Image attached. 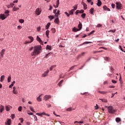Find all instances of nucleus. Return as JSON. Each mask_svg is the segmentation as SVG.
Wrapping results in <instances>:
<instances>
[{"mask_svg":"<svg viewBox=\"0 0 125 125\" xmlns=\"http://www.w3.org/2000/svg\"><path fill=\"white\" fill-rule=\"evenodd\" d=\"M49 35V30H47L46 31V36L47 37V38H49V37L48 36Z\"/></svg>","mask_w":125,"mask_h":125,"instance_id":"ea45409f","label":"nucleus"},{"mask_svg":"<svg viewBox=\"0 0 125 125\" xmlns=\"http://www.w3.org/2000/svg\"><path fill=\"white\" fill-rule=\"evenodd\" d=\"M4 110V106L3 105H0V113H2V111Z\"/></svg>","mask_w":125,"mask_h":125,"instance_id":"2eb2a0df","label":"nucleus"},{"mask_svg":"<svg viewBox=\"0 0 125 125\" xmlns=\"http://www.w3.org/2000/svg\"><path fill=\"white\" fill-rule=\"evenodd\" d=\"M78 8V5H74V11H75V10H77V9Z\"/></svg>","mask_w":125,"mask_h":125,"instance_id":"de8ad7c7","label":"nucleus"},{"mask_svg":"<svg viewBox=\"0 0 125 125\" xmlns=\"http://www.w3.org/2000/svg\"><path fill=\"white\" fill-rule=\"evenodd\" d=\"M35 121H38V118L37 117V116L34 115Z\"/></svg>","mask_w":125,"mask_h":125,"instance_id":"6e6d98bb","label":"nucleus"},{"mask_svg":"<svg viewBox=\"0 0 125 125\" xmlns=\"http://www.w3.org/2000/svg\"><path fill=\"white\" fill-rule=\"evenodd\" d=\"M50 26V22H48L45 26L46 30H48V29H49Z\"/></svg>","mask_w":125,"mask_h":125,"instance_id":"473e14b6","label":"nucleus"},{"mask_svg":"<svg viewBox=\"0 0 125 125\" xmlns=\"http://www.w3.org/2000/svg\"><path fill=\"white\" fill-rule=\"evenodd\" d=\"M108 112L109 114H115L116 113V109H114L113 106L110 105L108 107Z\"/></svg>","mask_w":125,"mask_h":125,"instance_id":"7ed1b4c3","label":"nucleus"},{"mask_svg":"<svg viewBox=\"0 0 125 125\" xmlns=\"http://www.w3.org/2000/svg\"><path fill=\"white\" fill-rule=\"evenodd\" d=\"M97 28H100V27H102V25L100 23H99L97 25Z\"/></svg>","mask_w":125,"mask_h":125,"instance_id":"3c124183","label":"nucleus"},{"mask_svg":"<svg viewBox=\"0 0 125 125\" xmlns=\"http://www.w3.org/2000/svg\"><path fill=\"white\" fill-rule=\"evenodd\" d=\"M98 92L99 93H101V94H106V93H108V92H106V91H99Z\"/></svg>","mask_w":125,"mask_h":125,"instance_id":"c756f323","label":"nucleus"},{"mask_svg":"<svg viewBox=\"0 0 125 125\" xmlns=\"http://www.w3.org/2000/svg\"><path fill=\"white\" fill-rule=\"evenodd\" d=\"M78 28L79 29L76 28V27H74L73 28H72V32H76L82 30V28H83V24L82 23H81V22H79V24H78Z\"/></svg>","mask_w":125,"mask_h":125,"instance_id":"f03ea898","label":"nucleus"},{"mask_svg":"<svg viewBox=\"0 0 125 125\" xmlns=\"http://www.w3.org/2000/svg\"><path fill=\"white\" fill-rule=\"evenodd\" d=\"M100 100H101L102 102H104V103H107L108 102V101L105 99H99Z\"/></svg>","mask_w":125,"mask_h":125,"instance_id":"b1692460","label":"nucleus"},{"mask_svg":"<svg viewBox=\"0 0 125 125\" xmlns=\"http://www.w3.org/2000/svg\"><path fill=\"white\" fill-rule=\"evenodd\" d=\"M13 88V93H14V94H17V93H18V92L16 90V87L14 86Z\"/></svg>","mask_w":125,"mask_h":125,"instance_id":"9b49d317","label":"nucleus"},{"mask_svg":"<svg viewBox=\"0 0 125 125\" xmlns=\"http://www.w3.org/2000/svg\"><path fill=\"white\" fill-rule=\"evenodd\" d=\"M18 111H19V112H21V111H22V106H20L19 107Z\"/></svg>","mask_w":125,"mask_h":125,"instance_id":"8fccbe9b","label":"nucleus"},{"mask_svg":"<svg viewBox=\"0 0 125 125\" xmlns=\"http://www.w3.org/2000/svg\"><path fill=\"white\" fill-rule=\"evenodd\" d=\"M84 54H85V52H82V53H81V55L80 54V55H78V57H77V58H79V57H81V56H83V55H84Z\"/></svg>","mask_w":125,"mask_h":125,"instance_id":"e433bc0d","label":"nucleus"},{"mask_svg":"<svg viewBox=\"0 0 125 125\" xmlns=\"http://www.w3.org/2000/svg\"><path fill=\"white\" fill-rule=\"evenodd\" d=\"M77 65H73L72 67H71L69 69V71H71V70H73V69H74V68H75V67H76Z\"/></svg>","mask_w":125,"mask_h":125,"instance_id":"a18cd8bd","label":"nucleus"},{"mask_svg":"<svg viewBox=\"0 0 125 125\" xmlns=\"http://www.w3.org/2000/svg\"><path fill=\"white\" fill-rule=\"evenodd\" d=\"M93 12H94V8H91L90 9V14H91L92 15H93Z\"/></svg>","mask_w":125,"mask_h":125,"instance_id":"5701e85b","label":"nucleus"},{"mask_svg":"<svg viewBox=\"0 0 125 125\" xmlns=\"http://www.w3.org/2000/svg\"><path fill=\"white\" fill-rule=\"evenodd\" d=\"M4 52H5V50L3 49L0 52V56L3 57V55L4 54Z\"/></svg>","mask_w":125,"mask_h":125,"instance_id":"ddd939ff","label":"nucleus"},{"mask_svg":"<svg viewBox=\"0 0 125 125\" xmlns=\"http://www.w3.org/2000/svg\"><path fill=\"white\" fill-rule=\"evenodd\" d=\"M7 82L8 83H10V82H11V76H8L7 78Z\"/></svg>","mask_w":125,"mask_h":125,"instance_id":"4c0bfd02","label":"nucleus"},{"mask_svg":"<svg viewBox=\"0 0 125 125\" xmlns=\"http://www.w3.org/2000/svg\"><path fill=\"white\" fill-rule=\"evenodd\" d=\"M36 40L38 42H40V44L43 45V42H42V39H41V38H40L39 36H37Z\"/></svg>","mask_w":125,"mask_h":125,"instance_id":"0eeeda50","label":"nucleus"},{"mask_svg":"<svg viewBox=\"0 0 125 125\" xmlns=\"http://www.w3.org/2000/svg\"><path fill=\"white\" fill-rule=\"evenodd\" d=\"M60 15V11L58 10L56 12V14H55V16H56V17H58Z\"/></svg>","mask_w":125,"mask_h":125,"instance_id":"aec40b11","label":"nucleus"},{"mask_svg":"<svg viewBox=\"0 0 125 125\" xmlns=\"http://www.w3.org/2000/svg\"><path fill=\"white\" fill-rule=\"evenodd\" d=\"M115 3L116 4V8H117V9H122V6L121 3L119 2H116Z\"/></svg>","mask_w":125,"mask_h":125,"instance_id":"423d86ee","label":"nucleus"},{"mask_svg":"<svg viewBox=\"0 0 125 125\" xmlns=\"http://www.w3.org/2000/svg\"><path fill=\"white\" fill-rule=\"evenodd\" d=\"M14 118H15V115L12 114L11 115V118L12 119V120H13L14 119Z\"/></svg>","mask_w":125,"mask_h":125,"instance_id":"5fc2aeb1","label":"nucleus"},{"mask_svg":"<svg viewBox=\"0 0 125 125\" xmlns=\"http://www.w3.org/2000/svg\"><path fill=\"white\" fill-rule=\"evenodd\" d=\"M69 15H73L74 14V9H72L69 12Z\"/></svg>","mask_w":125,"mask_h":125,"instance_id":"72a5a7b5","label":"nucleus"},{"mask_svg":"<svg viewBox=\"0 0 125 125\" xmlns=\"http://www.w3.org/2000/svg\"><path fill=\"white\" fill-rule=\"evenodd\" d=\"M84 12V11L83 10H80L79 13H83Z\"/></svg>","mask_w":125,"mask_h":125,"instance_id":"0e129e2a","label":"nucleus"},{"mask_svg":"<svg viewBox=\"0 0 125 125\" xmlns=\"http://www.w3.org/2000/svg\"><path fill=\"white\" fill-rule=\"evenodd\" d=\"M14 83H15V81H13L11 84L9 86V88H11L13 85H14Z\"/></svg>","mask_w":125,"mask_h":125,"instance_id":"c85d7f7f","label":"nucleus"},{"mask_svg":"<svg viewBox=\"0 0 125 125\" xmlns=\"http://www.w3.org/2000/svg\"><path fill=\"white\" fill-rule=\"evenodd\" d=\"M24 21L23 19H20L19 20V22H20V23H21V24L24 23Z\"/></svg>","mask_w":125,"mask_h":125,"instance_id":"37998d69","label":"nucleus"},{"mask_svg":"<svg viewBox=\"0 0 125 125\" xmlns=\"http://www.w3.org/2000/svg\"><path fill=\"white\" fill-rule=\"evenodd\" d=\"M4 78H5L4 75H2V76H1L0 81L1 83H2V82L4 81Z\"/></svg>","mask_w":125,"mask_h":125,"instance_id":"cd10ccee","label":"nucleus"},{"mask_svg":"<svg viewBox=\"0 0 125 125\" xmlns=\"http://www.w3.org/2000/svg\"><path fill=\"white\" fill-rule=\"evenodd\" d=\"M85 14L83 13L81 15V17H82V18H83V19H84V18H85Z\"/></svg>","mask_w":125,"mask_h":125,"instance_id":"09e8293b","label":"nucleus"},{"mask_svg":"<svg viewBox=\"0 0 125 125\" xmlns=\"http://www.w3.org/2000/svg\"><path fill=\"white\" fill-rule=\"evenodd\" d=\"M8 13H9V11L6 10L5 11V14H8Z\"/></svg>","mask_w":125,"mask_h":125,"instance_id":"052dcab7","label":"nucleus"},{"mask_svg":"<svg viewBox=\"0 0 125 125\" xmlns=\"http://www.w3.org/2000/svg\"><path fill=\"white\" fill-rule=\"evenodd\" d=\"M51 31L52 32V33H53V34L55 33L56 32V29H55V28H52L51 29Z\"/></svg>","mask_w":125,"mask_h":125,"instance_id":"7c9ffc66","label":"nucleus"},{"mask_svg":"<svg viewBox=\"0 0 125 125\" xmlns=\"http://www.w3.org/2000/svg\"><path fill=\"white\" fill-rule=\"evenodd\" d=\"M42 115H45V116H48V117H49L50 116V115L47 114L45 113V112H42Z\"/></svg>","mask_w":125,"mask_h":125,"instance_id":"49530a36","label":"nucleus"},{"mask_svg":"<svg viewBox=\"0 0 125 125\" xmlns=\"http://www.w3.org/2000/svg\"><path fill=\"white\" fill-rule=\"evenodd\" d=\"M88 43H91V42H84L82 44L80 45V46L81 45H83V44H87Z\"/></svg>","mask_w":125,"mask_h":125,"instance_id":"f704fd0d","label":"nucleus"},{"mask_svg":"<svg viewBox=\"0 0 125 125\" xmlns=\"http://www.w3.org/2000/svg\"><path fill=\"white\" fill-rule=\"evenodd\" d=\"M35 13L37 15H40L42 13V10H40V8H37L35 11Z\"/></svg>","mask_w":125,"mask_h":125,"instance_id":"1a4fd4ad","label":"nucleus"},{"mask_svg":"<svg viewBox=\"0 0 125 125\" xmlns=\"http://www.w3.org/2000/svg\"><path fill=\"white\" fill-rule=\"evenodd\" d=\"M37 31L38 32H40V31H41V26H39V27L37 28Z\"/></svg>","mask_w":125,"mask_h":125,"instance_id":"69168bd1","label":"nucleus"},{"mask_svg":"<svg viewBox=\"0 0 125 125\" xmlns=\"http://www.w3.org/2000/svg\"><path fill=\"white\" fill-rule=\"evenodd\" d=\"M54 23H55V24H59V18L58 17H57L54 20Z\"/></svg>","mask_w":125,"mask_h":125,"instance_id":"f8f14e48","label":"nucleus"},{"mask_svg":"<svg viewBox=\"0 0 125 125\" xmlns=\"http://www.w3.org/2000/svg\"><path fill=\"white\" fill-rule=\"evenodd\" d=\"M48 17L49 18L50 21H51V20H52L53 19H54V16L50 15Z\"/></svg>","mask_w":125,"mask_h":125,"instance_id":"2f4dec72","label":"nucleus"},{"mask_svg":"<svg viewBox=\"0 0 125 125\" xmlns=\"http://www.w3.org/2000/svg\"><path fill=\"white\" fill-rule=\"evenodd\" d=\"M73 110V108H72V107H69L66 109V111L67 112H71V111Z\"/></svg>","mask_w":125,"mask_h":125,"instance_id":"58836bf2","label":"nucleus"},{"mask_svg":"<svg viewBox=\"0 0 125 125\" xmlns=\"http://www.w3.org/2000/svg\"><path fill=\"white\" fill-rule=\"evenodd\" d=\"M104 59L105 61H107V62H109V61H110V58H109L108 57H104Z\"/></svg>","mask_w":125,"mask_h":125,"instance_id":"bb28decb","label":"nucleus"},{"mask_svg":"<svg viewBox=\"0 0 125 125\" xmlns=\"http://www.w3.org/2000/svg\"><path fill=\"white\" fill-rule=\"evenodd\" d=\"M80 13V10H77L76 12V15H78V14Z\"/></svg>","mask_w":125,"mask_h":125,"instance_id":"338daca9","label":"nucleus"},{"mask_svg":"<svg viewBox=\"0 0 125 125\" xmlns=\"http://www.w3.org/2000/svg\"><path fill=\"white\" fill-rule=\"evenodd\" d=\"M6 125H11V120L10 119H7V122H5Z\"/></svg>","mask_w":125,"mask_h":125,"instance_id":"9d476101","label":"nucleus"},{"mask_svg":"<svg viewBox=\"0 0 125 125\" xmlns=\"http://www.w3.org/2000/svg\"><path fill=\"white\" fill-rule=\"evenodd\" d=\"M110 32H111V33H115L116 32V29H111L108 31L109 33H110Z\"/></svg>","mask_w":125,"mask_h":125,"instance_id":"c03bdc74","label":"nucleus"},{"mask_svg":"<svg viewBox=\"0 0 125 125\" xmlns=\"http://www.w3.org/2000/svg\"><path fill=\"white\" fill-rule=\"evenodd\" d=\"M63 82H64V80H61V81L58 84V85H59V86L60 87H61V86H62V83H63Z\"/></svg>","mask_w":125,"mask_h":125,"instance_id":"f3484780","label":"nucleus"},{"mask_svg":"<svg viewBox=\"0 0 125 125\" xmlns=\"http://www.w3.org/2000/svg\"><path fill=\"white\" fill-rule=\"evenodd\" d=\"M83 5V9H84V10H85L86 9V8H87V5H86V4H85V3L82 2Z\"/></svg>","mask_w":125,"mask_h":125,"instance_id":"dca6fc26","label":"nucleus"},{"mask_svg":"<svg viewBox=\"0 0 125 125\" xmlns=\"http://www.w3.org/2000/svg\"><path fill=\"white\" fill-rule=\"evenodd\" d=\"M30 110H31L32 111V112H35V111L34 110V108H33V107H32L31 106L30 107Z\"/></svg>","mask_w":125,"mask_h":125,"instance_id":"13d9d810","label":"nucleus"},{"mask_svg":"<svg viewBox=\"0 0 125 125\" xmlns=\"http://www.w3.org/2000/svg\"><path fill=\"white\" fill-rule=\"evenodd\" d=\"M64 14H66V15H67V17H70V14H68V13L67 12H65Z\"/></svg>","mask_w":125,"mask_h":125,"instance_id":"864d4df0","label":"nucleus"},{"mask_svg":"<svg viewBox=\"0 0 125 125\" xmlns=\"http://www.w3.org/2000/svg\"><path fill=\"white\" fill-rule=\"evenodd\" d=\"M18 30H21V29H22V26H21V25H19L17 27Z\"/></svg>","mask_w":125,"mask_h":125,"instance_id":"603ef678","label":"nucleus"},{"mask_svg":"<svg viewBox=\"0 0 125 125\" xmlns=\"http://www.w3.org/2000/svg\"><path fill=\"white\" fill-rule=\"evenodd\" d=\"M5 108H6V111H9V110H10V108H11V106L6 105L5 106Z\"/></svg>","mask_w":125,"mask_h":125,"instance_id":"c9c22d12","label":"nucleus"},{"mask_svg":"<svg viewBox=\"0 0 125 125\" xmlns=\"http://www.w3.org/2000/svg\"><path fill=\"white\" fill-rule=\"evenodd\" d=\"M50 98H51V96H50V95H45L43 98V100H45V101H47V100H48V99H50Z\"/></svg>","mask_w":125,"mask_h":125,"instance_id":"6e6552de","label":"nucleus"},{"mask_svg":"<svg viewBox=\"0 0 125 125\" xmlns=\"http://www.w3.org/2000/svg\"><path fill=\"white\" fill-rule=\"evenodd\" d=\"M111 82H112V83H117V81H116L115 80H112Z\"/></svg>","mask_w":125,"mask_h":125,"instance_id":"680f3d73","label":"nucleus"},{"mask_svg":"<svg viewBox=\"0 0 125 125\" xmlns=\"http://www.w3.org/2000/svg\"><path fill=\"white\" fill-rule=\"evenodd\" d=\"M102 5V2H101V1L100 0H98L97 5H98V6H101Z\"/></svg>","mask_w":125,"mask_h":125,"instance_id":"6ab92c4d","label":"nucleus"},{"mask_svg":"<svg viewBox=\"0 0 125 125\" xmlns=\"http://www.w3.org/2000/svg\"><path fill=\"white\" fill-rule=\"evenodd\" d=\"M10 7H13V6H14V4L13 3H11L10 4Z\"/></svg>","mask_w":125,"mask_h":125,"instance_id":"4d7b16f0","label":"nucleus"},{"mask_svg":"<svg viewBox=\"0 0 125 125\" xmlns=\"http://www.w3.org/2000/svg\"><path fill=\"white\" fill-rule=\"evenodd\" d=\"M103 9L104 10H105L106 11H110V10L109 8L107 7V6L104 5L103 6Z\"/></svg>","mask_w":125,"mask_h":125,"instance_id":"4468645a","label":"nucleus"},{"mask_svg":"<svg viewBox=\"0 0 125 125\" xmlns=\"http://www.w3.org/2000/svg\"><path fill=\"white\" fill-rule=\"evenodd\" d=\"M111 6L112 7V8H115V4H111Z\"/></svg>","mask_w":125,"mask_h":125,"instance_id":"774afa93","label":"nucleus"},{"mask_svg":"<svg viewBox=\"0 0 125 125\" xmlns=\"http://www.w3.org/2000/svg\"><path fill=\"white\" fill-rule=\"evenodd\" d=\"M115 121L117 123H120L122 120L120 118L117 117L116 118Z\"/></svg>","mask_w":125,"mask_h":125,"instance_id":"393cba45","label":"nucleus"},{"mask_svg":"<svg viewBox=\"0 0 125 125\" xmlns=\"http://www.w3.org/2000/svg\"><path fill=\"white\" fill-rule=\"evenodd\" d=\"M12 10H13V11H17V10H19V8H17V7H16V6H14Z\"/></svg>","mask_w":125,"mask_h":125,"instance_id":"a878e982","label":"nucleus"},{"mask_svg":"<svg viewBox=\"0 0 125 125\" xmlns=\"http://www.w3.org/2000/svg\"><path fill=\"white\" fill-rule=\"evenodd\" d=\"M7 16H9V14L5 15L4 14H0V19H1V20H4V19L7 18Z\"/></svg>","mask_w":125,"mask_h":125,"instance_id":"20e7f679","label":"nucleus"},{"mask_svg":"<svg viewBox=\"0 0 125 125\" xmlns=\"http://www.w3.org/2000/svg\"><path fill=\"white\" fill-rule=\"evenodd\" d=\"M59 0H57V2H56V6H55V5H54V6L55 8H56L57 7H58V6H59Z\"/></svg>","mask_w":125,"mask_h":125,"instance_id":"4be33fe9","label":"nucleus"},{"mask_svg":"<svg viewBox=\"0 0 125 125\" xmlns=\"http://www.w3.org/2000/svg\"><path fill=\"white\" fill-rule=\"evenodd\" d=\"M55 67H56V65H53L52 66H51L50 67V71H52V70L53 69V68H55Z\"/></svg>","mask_w":125,"mask_h":125,"instance_id":"79ce46f5","label":"nucleus"},{"mask_svg":"<svg viewBox=\"0 0 125 125\" xmlns=\"http://www.w3.org/2000/svg\"><path fill=\"white\" fill-rule=\"evenodd\" d=\"M36 115H38V116H41V117H42V113H36Z\"/></svg>","mask_w":125,"mask_h":125,"instance_id":"e2e57ef3","label":"nucleus"},{"mask_svg":"<svg viewBox=\"0 0 125 125\" xmlns=\"http://www.w3.org/2000/svg\"><path fill=\"white\" fill-rule=\"evenodd\" d=\"M46 49H48L49 50H51V46H50V45H47L46 46Z\"/></svg>","mask_w":125,"mask_h":125,"instance_id":"a19ab883","label":"nucleus"},{"mask_svg":"<svg viewBox=\"0 0 125 125\" xmlns=\"http://www.w3.org/2000/svg\"><path fill=\"white\" fill-rule=\"evenodd\" d=\"M28 39H29V40H30V42H29L31 43V42H34V38L32 36H29L28 37Z\"/></svg>","mask_w":125,"mask_h":125,"instance_id":"412c9836","label":"nucleus"},{"mask_svg":"<svg viewBox=\"0 0 125 125\" xmlns=\"http://www.w3.org/2000/svg\"><path fill=\"white\" fill-rule=\"evenodd\" d=\"M42 50V46L37 45L34 47V51L31 53V56H36V55H39L41 53Z\"/></svg>","mask_w":125,"mask_h":125,"instance_id":"f257e3e1","label":"nucleus"},{"mask_svg":"<svg viewBox=\"0 0 125 125\" xmlns=\"http://www.w3.org/2000/svg\"><path fill=\"white\" fill-rule=\"evenodd\" d=\"M57 11V9H56L55 10H53V13H54L55 15L56 14V12Z\"/></svg>","mask_w":125,"mask_h":125,"instance_id":"bf43d9fd","label":"nucleus"},{"mask_svg":"<svg viewBox=\"0 0 125 125\" xmlns=\"http://www.w3.org/2000/svg\"><path fill=\"white\" fill-rule=\"evenodd\" d=\"M42 94L38 97H37V101H38V102H41V101H42V98H41V96H42Z\"/></svg>","mask_w":125,"mask_h":125,"instance_id":"a211bd4d","label":"nucleus"},{"mask_svg":"<svg viewBox=\"0 0 125 125\" xmlns=\"http://www.w3.org/2000/svg\"><path fill=\"white\" fill-rule=\"evenodd\" d=\"M48 73H49V70L48 69L42 74V77L45 78V77H47L48 76Z\"/></svg>","mask_w":125,"mask_h":125,"instance_id":"39448f33","label":"nucleus"}]
</instances>
